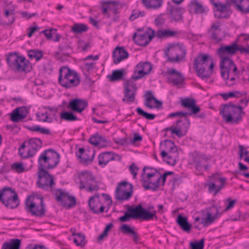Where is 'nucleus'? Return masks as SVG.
Instances as JSON below:
<instances>
[{"instance_id":"obj_1","label":"nucleus","mask_w":249,"mask_h":249,"mask_svg":"<svg viewBox=\"0 0 249 249\" xmlns=\"http://www.w3.org/2000/svg\"><path fill=\"white\" fill-rule=\"evenodd\" d=\"M194 67L197 75L202 79L210 78L213 72L214 64L213 59L208 54L200 53L194 58Z\"/></svg>"},{"instance_id":"obj_2","label":"nucleus","mask_w":249,"mask_h":249,"mask_svg":"<svg viewBox=\"0 0 249 249\" xmlns=\"http://www.w3.org/2000/svg\"><path fill=\"white\" fill-rule=\"evenodd\" d=\"M219 113L226 123L236 124L242 120L243 115H245L241 106L231 103L221 105Z\"/></svg>"},{"instance_id":"obj_3","label":"nucleus","mask_w":249,"mask_h":249,"mask_svg":"<svg viewBox=\"0 0 249 249\" xmlns=\"http://www.w3.org/2000/svg\"><path fill=\"white\" fill-rule=\"evenodd\" d=\"M6 62L11 69L18 72L28 73L32 70L30 61L16 52L10 53L6 55Z\"/></svg>"},{"instance_id":"obj_4","label":"nucleus","mask_w":249,"mask_h":249,"mask_svg":"<svg viewBox=\"0 0 249 249\" xmlns=\"http://www.w3.org/2000/svg\"><path fill=\"white\" fill-rule=\"evenodd\" d=\"M112 203L111 197L105 193L101 196L99 194L91 196L88 200V205L90 211L95 214H99L104 212L105 205L107 206L106 212H107Z\"/></svg>"},{"instance_id":"obj_5","label":"nucleus","mask_w":249,"mask_h":249,"mask_svg":"<svg viewBox=\"0 0 249 249\" xmlns=\"http://www.w3.org/2000/svg\"><path fill=\"white\" fill-rule=\"evenodd\" d=\"M60 155L53 149L43 151L38 159V169L50 170L54 168L60 161Z\"/></svg>"},{"instance_id":"obj_6","label":"nucleus","mask_w":249,"mask_h":249,"mask_svg":"<svg viewBox=\"0 0 249 249\" xmlns=\"http://www.w3.org/2000/svg\"><path fill=\"white\" fill-rule=\"evenodd\" d=\"M58 82L66 89L77 87L80 83L78 73L67 66L62 67L59 70Z\"/></svg>"},{"instance_id":"obj_7","label":"nucleus","mask_w":249,"mask_h":249,"mask_svg":"<svg viewBox=\"0 0 249 249\" xmlns=\"http://www.w3.org/2000/svg\"><path fill=\"white\" fill-rule=\"evenodd\" d=\"M25 209L27 213L37 217L45 215L46 209L42 197L28 196L25 202Z\"/></svg>"},{"instance_id":"obj_8","label":"nucleus","mask_w":249,"mask_h":249,"mask_svg":"<svg viewBox=\"0 0 249 249\" xmlns=\"http://www.w3.org/2000/svg\"><path fill=\"white\" fill-rule=\"evenodd\" d=\"M149 168V166H145L142 169L141 176L142 186L145 190L156 191L160 185V174L157 169H154V172L146 173Z\"/></svg>"},{"instance_id":"obj_9","label":"nucleus","mask_w":249,"mask_h":249,"mask_svg":"<svg viewBox=\"0 0 249 249\" xmlns=\"http://www.w3.org/2000/svg\"><path fill=\"white\" fill-rule=\"evenodd\" d=\"M37 180L36 185L37 187L45 191H50L53 194L56 183L53 176L49 173L47 170L38 169Z\"/></svg>"},{"instance_id":"obj_10","label":"nucleus","mask_w":249,"mask_h":249,"mask_svg":"<svg viewBox=\"0 0 249 249\" xmlns=\"http://www.w3.org/2000/svg\"><path fill=\"white\" fill-rule=\"evenodd\" d=\"M0 201L8 208L13 209L19 205L18 194L11 187H6L0 191Z\"/></svg>"},{"instance_id":"obj_11","label":"nucleus","mask_w":249,"mask_h":249,"mask_svg":"<svg viewBox=\"0 0 249 249\" xmlns=\"http://www.w3.org/2000/svg\"><path fill=\"white\" fill-rule=\"evenodd\" d=\"M165 53L168 57V62L177 63L185 58L186 50L182 44H170L166 50Z\"/></svg>"},{"instance_id":"obj_12","label":"nucleus","mask_w":249,"mask_h":249,"mask_svg":"<svg viewBox=\"0 0 249 249\" xmlns=\"http://www.w3.org/2000/svg\"><path fill=\"white\" fill-rule=\"evenodd\" d=\"M180 104L184 108L190 109L189 112L178 111L173 112L168 115V117H182L184 118L188 115H196L200 111V108L196 106L195 100L191 98H185L182 99Z\"/></svg>"},{"instance_id":"obj_13","label":"nucleus","mask_w":249,"mask_h":249,"mask_svg":"<svg viewBox=\"0 0 249 249\" xmlns=\"http://www.w3.org/2000/svg\"><path fill=\"white\" fill-rule=\"evenodd\" d=\"M80 178V189H85L88 192L98 191L100 187L95 180V177L89 171H83L79 175Z\"/></svg>"},{"instance_id":"obj_14","label":"nucleus","mask_w":249,"mask_h":249,"mask_svg":"<svg viewBox=\"0 0 249 249\" xmlns=\"http://www.w3.org/2000/svg\"><path fill=\"white\" fill-rule=\"evenodd\" d=\"M127 211L130 213L132 218L133 219H141L146 221L158 219L156 211L150 213L144 209L141 204L135 208L129 207Z\"/></svg>"},{"instance_id":"obj_15","label":"nucleus","mask_w":249,"mask_h":249,"mask_svg":"<svg viewBox=\"0 0 249 249\" xmlns=\"http://www.w3.org/2000/svg\"><path fill=\"white\" fill-rule=\"evenodd\" d=\"M133 188L131 183L125 181L120 182L116 189L115 199L120 201L128 200L132 196Z\"/></svg>"},{"instance_id":"obj_16","label":"nucleus","mask_w":249,"mask_h":249,"mask_svg":"<svg viewBox=\"0 0 249 249\" xmlns=\"http://www.w3.org/2000/svg\"><path fill=\"white\" fill-rule=\"evenodd\" d=\"M124 97L122 101L127 104H131L134 102L137 87L136 83H135L131 79L127 80L124 83Z\"/></svg>"},{"instance_id":"obj_17","label":"nucleus","mask_w":249,"mask_h":249,"mask_svg":"<svg viewBox=\"0 0 249 249\" xmlns=\"http://www.w3.org/2000/svg\"><path fill=\"white\" fill-rule=\"evenodd\" d=\"M220 68L221 76L224 80H228L232 72H235L237 71L234 63L229 57L221 58Z\"/></svg>"},{"instance_id":"obj_18","label":"nucleus","mask_w":249,"mask_h":249,"mask_svg":"<svg viewBox=\"0 0 249 249\" xmlns=\"http://www.w3.org/2000/svg\"><path fill=\"white\" fill-rule=\"evenodd\" d=\"M42 145V142L40 139L32 138L27 142V152H21L20 150V155L23 158L32 157L40 149Z\"/></svg>"},{"instance_id":"obj_19","label":"nucleus","mask_w":249,"mask_h":249,"mask_svg":"<svg viewBox=\"0 0 249 249\" xmlns=\"http://www.w3.org/2000/svg\"><path fill=\"white\" fill-rule=\"evenodd\" d=\"M102 14L106 18H110L112 13H117L119 2L115 0H102L100 1Z\"/></svg>"},{"instance_id":"obj_20","label":"nucleus","mask_w":249,"mask_h":249,"mask_svg":"<svg viewBox=\"0 0 249 249\" xmlns=\"http://www.w3.org/2000/svg\"><path fill=\"white\" fill-rule=\"evenodd\" d=\"M213 180H210L205 183V186L208 187L209 193H213L215 196L222 189L225 187L226 178L215 176L213 177Z\"/></svg>"},{"instance_id":"obj_21","label":"nucleus","mask_w":249,"mask_h":249,"mask_svg":"<svg viewBox=\"0 0 249 249\" xmlns=\"http://www.w3.org/2000/svg\"><path fill=\"white\" fill-rule=\"evenodd\" d=\"M151 30V34L147 32H142L140 30H138V32L134 33L133 35V40L134 42L139 46H147L155 35V32L153 30Z\"/></svg>"},{"instance_id":"obj_22","label":"nucleus","mask_w":249,"mask_h":249,"mask_svg":"<svg viewBox=\"0 0 249 249\" xmlns=\"http://www.w3.org/2000/svg\"><path fill=\"white\" fill-rule=\"evenodd\" d=\"M168 82L172 84L174 86L181 85L183 84L184 79L183 75L176 70L170 68L168 69L164 74Z\"/></svg>"},{"instance_id":"obj_23","label":"nucleus","mask_w":249,"mask_h":249,"mask_svg":"<svg viewBox=\"0 0 249 249\" xmlns=\"http://www.w3.org/2000/svg\"><path fill=\"white\" fill-rule=\"evenodd\" d=\"M225 0V3L221 1L214 6L216 9L214 15L218 18H229L232 13L231 6V5H233V3L231 2V0Z\"/></svg>"},{"instance_id":"obj_24","label":"nucleus","mask_w":249,"mask_h":249,"mask_svg":"<svg viewBox=\"0 0 249 249\" xmlns=\"http://www.w3.org/2000/svg\"><path fill=\"white\" fill-rule=\"evenodd\" d=\"M152 69V65L150 62H140L137 65L131 79L134 80L140 79L148 74Z\"/></svg>"},{"instance_id":"obj_25","label":"nucleus","mask_w":249,"mask_h":249,"mask_svg":"<svg viewBox=\"0 0 249 249\" xmlns=\"http://www.w3.org/2000/svg\"><path fill=\"white\" fill-rule=\"evenodd\" d=\"M190 125V120L186 117L183 119L178 120L175 130H172V134H176L178 137L184 136L187 133Z\"/></svg>"},{"instance_id":"obj_26","label":"nucleus","mask_w":249,"mask_h":249,"mask_svg":"<svg viewBox=\"0 0 249 249\" xmlns=\"http://www.w3.org/2000/svg\"><path fill=\"white\" fill-rule=\"evenodd\" d=\"M220 27V22L217 21L213 23L208 30L207 34L209 37L215 43H218L223 39V36Z\"/></svg>"},{"instance_id":"obj_27","label":"nucleus","mask_w":249,"mask_h":249,"mask_svg":"<svg viewBox=\"0 0 249 249\" xmlns=\"http://www.w3.org/2000/svg\"><path fill=\"white\" fill-rule=\"evenodd\" d=\"M145 96L144 104L147 108L150 109L162 108V102L156 99L151 90L147 91Z\"/></svg>"},{"instance_id":"obj_28","label":"nucleus","mask_w":249,"mask_h":249,"mask_svg":"<svg viewBox=\"0 0 249 249\" xmlns=\"http://www.w3.org/2000/svg\"><path fill=\"white\" fill-rule=\"evenodd\" d=\"M121 160V156L112 152H103L98 156V163L102 167H104L110 161Z\"/></svg>"},{"instance_id":"obj_29","label":"nucleus","mask_w":249,"mask_h":249,"mask_svg":"<svg viewBox=\"0 0 249 249\" xmlns=\"http://www.w3.org/2000/svg\"><path fill=\"white\" fill-rule=\"evenodd\" d=\"M206 213V217L201 219L200 224L207 227L212 224L217 219L219 215V210L216 206H212Z\"/></svg>"},{"instance_id":"obj_30","label":"nucleus","mask_w":249,"mask_h":249,"mask_svg":"<svg viewBox=\"0 0 249 249\" xmlns=\"http://www.w3.org/2000/svg\"><path fill=\"white\" fill-rule=\"evenodd\" d=\"M53 195L54 196L56 201L61 202L63 206H67L68 204V200L71 198L73 203V205L76 204V199L74 196H69L68 193L60 189H56L53 191Z\"/></svg>"},{"instance_id":"obj_31","label":"nucleus","mask_w":249,"mask_h":249,"mask_svg":"<svg viewBox=\"0 0 249 249\" xmlns=\"http://www.w3.org/2000/svg\"><path fill=\"white\" fill-rule=\"evenodd\" d=\"M88 105L87 101L84 99H73L69 102L68 107L73 112L81 113Z\"/></svg>"},{"instance_id":"obj_32","label":"nucleus","mask_w":249,"mask_h":249,"mask_svg":"<svg viewBox=\"0 0 249 249\" xmlns=\"http://www.w3.org/2000/svg\"><path fill=\"white\" fill-rule=\"evenodd\" d=\"M238 51V45L236 43H233L232 44L221 46L217 50V53L220 58L227 57V54L233 55Z\"/></svg>"},{"instance_id":"obj_33","label":"nucleus","mask_w":249,"mask_h":249,"mask_svg":"<svg viewBox=\"0 0 249 249\" xmlns=\"http://www.w3.org/2000/svg\"><path fill=\"white\" fill-rule=\"evenodd\" d=\"M112 57L114 63L118 64L122 60L128 58V53L124 47H117L113 52Z\"/></svg>"},{"instance_id":"obj_34","label":"nucleus","mask_w":249,"mask_h":249,"mask_svg":"<svg viewBox=\"0 0 249 249\" xmlns=\"http://www.w3.org/2000/svg\"><path fill=\"white\" fill-rule=\"evenodd\" d=\"M233 6L243 14H249V0H231Z\"/></svg>"},{"instance_id":"obj_35","label":"nucleus","mask_w":249,"mask_h":249,"mask_svg":"<svg viewBox=\"0 0 249 249\" xmlns=\"http://www.w3.org/2000/svg\"><path fill=\"white\" fill-rule=\"evenodd\" d=\"M89 142L91 144L99 147H105L108 143L106 137L99 135L98 133L92 135L89 140Z\"/></svg>"},{"instance_id":"obj_36","label":"nucleus","mask_w":249,"mask_h":249,"mask_svg":"<svg viewBox=\"0 0 249 249\" xmlns=\"http://www.w3.org/2000/svg\"><path fill=\"white\" fill-rule=\"evenodd\" d=\"M180 34L178 31L170 30H159L155 32V36L159 39H163L169 37H177Z\"/></svg>"},{"instance_id":"obj_37","label":"nucleus","mask_w":249,"mask_h":249,"mask_svg":"<svg viewBox=\"0 0 249 249\" xmlns=\"http://www.w3.org/2000/svg\"><path fill=\"white\" fill-rule=\"evenodd\" d=\"M169 12L174 21L177 22L182 21L183 10L181 7L172 6L170 8Z\"/></svg>"},{"instance_id":"obj_38","label":"nucleus","mask_w":249,"mask_h":249,"mask_svg":"<svg viewBox=\"0 0 249 249\" xmlns=\"http://www.w3.org/2000/svg\"><path fill=\"white\" fill-rule=\"evenodd\" d=\"M189 12L196 14H202L205 12V8L197 0H193L189 5Z\"/></svg>"},{"instance_id":"obj_39","label":"nucleus","mask_w":249,"mask_h":249,"mask_svg":"<svg viewBox=\"0 0 249 249\" xmlns=\"http://www.w3.org/2000/svg\"><path fill=\"white\" fill-rule=\"evenodd\" d=\"M24 107L16 108L10 114L11 120L14 122H18L24 119L26 115L24 114Z\"/></svg>"},{"instance_id":"obj_40","label":"nucleus","mask_w":249,"mask_h":249,"mask_svg":"<svg viewBox=\"0 0 249 249\" xmlns=\"http://www.w3.org/2000/svg\"><path fill=\"white\" fill-rule=\"evenodd\" d=\"M142 3L147 9L157 10L162 6L163 0H142Z\"/></svg>"},{"instance_id":"obj_41","label":"nucleus","mask_w":249,"mask_h":249,"mask_svg":"<svg viewBox=\"0 0 249 249\" xmlns=\"http://www.w3.org/2000/svg\"><path fill=\"white\" fill-rule=\"evenodd\" d=\"M195 157L194 159V161L196 164V168L197 170L198 171H206L207 170L210 166L208 165H203L202 164V160H204L205 159L203 156L198 155L197 153L193 155Z\"/></svg>"},{"instance_id":"obj_42","label":"nucleus","mask_w":249,"mask_h":249,"mask_svg":"<svg viewBox=\"0 0 249 249\" xmlns=\"http://www.w3.org/2000/svg\"><path fill=\"white\" fill-rule=\"evenodd\" d=\"M177 222L184 231L187 232L190 231L192 226L188 222L186 217L179 214L177 218Z\"/></svg>"},{"instance_id":"obj_43","label":"nucleus","mask_w":249,"mask_h":249,"mask_svg":"<svg viewBox=\"0 0 249 249\" xmlns=\"http://www.w3.org/2000/svg\"><path fill=\"white\" fill-rule=\"evenodd\" d=\"M21 240L19 239H12L9 242L4 243L2 246V249H19Z\"/></svg>"},{"instance_id":"obj_44","label":"nucleus","mask_w":249,"mask_h":249,"mask_svg":"<svg viewBox=\"0 0 249 249\" xmlns=\"http://www.w3.org/2000/svg\"><path fill=\"white\" fill-rule=\"evenodd\" d=\"M160 144L161 145L165 146L169 155H171L172 153H177V147L176 146L173 141L169 140H165L161 142Z\"/></svg>"},{"instance_id":"obj_45","label":"nucleus","mask_w":249,"mask_h":249,"mask_svg":"<svg viewBox=\"0 0 249 249\" xmlns=\"http://www.w3.org/2000/svg\"><path fill=\"white\" fill-rule=\"evenodd\" d=\"M95 153L94 150H87L86 153L79 159L81 162L84 164L91 162L94 157Z\"/></svg>"},{"instance_id":"obj_46","label":"nucleus","mask_w":249,"mask_h":249,"mask_svg":"<svg viewBox=\"0 0 249 249\" xmlns=\"http://www.w3.org/2000/svg\"><path fill=\"white\" fill-rule=\"evenodd\" d=\"M27 55L30 59L38 61L43 57V52L36 49L30 50L27 51Z\"/></svg>"},{"instance_id":"obj_47","label":"nucleus","mask_w":249,"mask_h":249,"mask_svg":"<svg viewBox=\"0 0 249 249\" xmlns=\"http://www.w3.org/2000/svg\"><path fill=\"white\" fill-rule=\"evenodd\" d=\"M88 30V27L84 23H74L71 27V31L75 34H79L86 32Z\"/></svg>"},{"instance_id":"obj_48","label":"nucleus","mask_w":249,"mask_h":249,"mask_svg":"<svg viewBox=\"0 0 249 249\" xmlns=\"http://www.w3.org/2000/svg\"><path fill=\"white\" fill-rule=\"evenodd\" d=\"M36 116L37 120L39 122H47L51 123L53 122V119L52 117H50L49 114L47 112H38L36 113Z\"/></svg>"},{"instance_id":"obj_49","label":"nucleus","mask_w":249,"mask_h":249,"mask_svg":"<svg viewBox=\"0 0 249 249\" xmlns=\"http://www.w3.org/2000/svg\"><path fill=\"white\" fill-rule=\"evenodd\" d=\"M73 235H75L74 238L73 242L75 243L77 246L84 247L86 244L85 237L84 235L81 233H72Z\"/></svg>"},{"instance_id":"obj_50","label":"nucleus","mask_w":249,"mask_h":249,"mask_svg":"<svg viewBox=\"0 0 249 249\" xmlns=\"http://www.w3.org/2000/svg\"><path fill=\"white\" fill-rule=\"evenodd\" d=\"M124 75L123 70H117L113 71L111 75H108L107 78H109L111 82H115L122 79Z\"/></svg>"},{"instance_id":"obj_51","label":"nucleus","mask_w":249,"mask_h":249,"mask_svg":"<svg viewBox=\"0 0 249 249\" xmlns=\"http://www.w3.org/2000/svg\"><path fill=\"white\" fill-rule=\"evenodd\" d=\"M60 118L61 120H65L67 121H74L78 120L77 117L71 111H63L60 114Z\"/></svg>"},{"instance_id":"obj_52","label":"nucleus","mask_w":249,"mask_h":249,"mask_svg":"<svg viewBox=\"0 0 249 249\" xmlns=\"http://www.w3.org/2000/svg\"><path fill=\"white\" fill-rule=\"evenodd\" d=\"M246 94V92L242 93L239 91H234L233 92H230L229 93H223L219 94L224 100H227L228 98L233 97H240Z\"/></svg>"},{"instance_id":"obj_53","label":"nucleus","mask_w":249,"mask_h":249,"mask_svg":"<svg viewBox=\"0 0 249 249\" xmlns=\"http://www.w3.org/2000/svg\"><path fill=\"white\" fill-rule=\"evenodd\" d=\"M136 111L140 116H141L148 120H153L156 117V115L155 114L145 112L139 107L136 108Z\"/></svg>"},{"instance_id":"obj_54","label":"nucleus","mask_w":249,"mask_h":249,"mask_svg":"<svg viewBox=\"0 0 249 249\" xmlns=\"http://www.w3.org/2000/svg\"><path fill=\"white\" fill-rule=\"evenodd\" d=\"M59 49L65 56H69L72 52L71 48L67 44H61L59 46Z\"/></svg>"},{"instance_id":"obj_55","label":"nucleus","mask_w":249,"mask_h":249,"mask_svg":"<svg viewBox=\"0 0 249 249\" xmlns=\"http://www.w3.org/2000/svg\"><path fill=\"white\" fill-rule=\"evenodd\" d=\"M120 230L123 234H127L129 236H131L135 231L132 228L127 224H123L120 228Z\"/></svg>"},{"instance_id":"obj_56","label":"nucleus","mask_w":249,"mask_h":249,"mask_svg":"<svg viewBox=\"0 0 249 249\" xmlns=\"http://www.w3.org/2000/svg\"><path fill=\"white\" fill-rule=\"evenodd\" d=\"M11 169L18 173H23L25 168L21 162H16L11 165Z\"/></svg>"},{"instance_id":"obj_57","label":"nucleus","mask_w":249,"mask_h":249,"mask_svg":"<svg viewBox=\"0 0 249 249\" xmlns=\"http://www.w3.org/2000/svg\"><path fill=\"white\" fill-rule=\"evenodd\" d=\"M144 15L145 12L144 11L133 10H132L131 14L129 18L130 21H132L140 16L143 17Z\"/></svg>"},{"instance_id":"obj_58","label":"nucleus","mask_w":249,"mask_h":249,"mask_svg":"<svg viewBox=\"0 0 249 249\" xmlns=\"http://www.w3.org/2000/svg\"><path fill=\"white\" fill-rule=\"evenodd\" d=\"M204 246V239H201L198 242H191L190 247L191 249H203Z\"/></svg>"},{"instance_id":"obj_59","label":"nucleus","mask_w":249,"mask_h":249,"mask_svg":"<svg viewBox=\"0 0 249 249\" xmlns=\"http://www.w3.org/2000/svg\"><path fill=\"white\" fill-rule=\"evenodd\" d=\"M232 73H234V76L233 77H231L230 75V78L226 80L227 81L226 82V85L229 87L232 86L235 84L237 83L236 79L238 77L237 71L235 72H232Z\"/></svg>"},{"instance_id":"obj_60","label":"nucleus","mask_w":249,"mask_h":249,"mask_svg":"<svg viewBox=\"0 0 249 249\" xmlns=\"http://www.w3.org/2000/svg\"><path fill=\"white\" fill-rule=\"evenodd\" d=\"M78 45L79 47H80L82 51L83 52L87 51V50L90 47L89 43H85L82 39H79L78 40Z\"/></svg>"},{"instance_id":"obj_61","label":"nucleus","mask_w":249,"mask_h":249,"mask_svg":"<svg viewBox=\"0 0 249 249\" xmlns=\"http://www.w3.org/2000/svg\"><path fill=\"white\" fill-rule=\"evenodd\" d=\"M129 170L131 174L133 175V178H135L137 175V171L139 170V168L134 163H133L130 165Z\"/></svg>"},{"instance_id":"obj_62","label":"nucleus","mask_w":249,"mask_h":249,"mask_svg":"<svg viewBox=\"0 0 249 249\" xmlns=\"http://www.w3.org/2000/svg\"><path fill=\"white\" fill-rule=\"evenodd\" d=\"M155 24L159 28H161L165 23V19L161 16L155 19Z\"/></svg>"},{"instance_id":"obj_63","label":"nucleus","mask_w":249,"mask_h":249,"mask_svg":"<svg viewBox=\"0 0 249 249\" xmlns=\"http://www.w3.org/2000/svg\"><path fill=\"white\" fill-rule=\"evenodd\" d=\"M56 29L45 30L42 31L41 33H43L47 39H51Z\"/></svg>"},{"instance_id":"obj_64","label":"nucleus","mask_w":249,"mask_h":249,"mask_svg":"<svg viewBox=\"0 0 249 249\" xmlns=\"http://www.w3.org/2000/svg\"><path fill=\"white\" fill-rule=\"evenodd\" d=\"M94 65L95 63H85L84 64V69L87 71L88 72H89L92 71L94 69Z\"/></svg>"}]
</instances>
